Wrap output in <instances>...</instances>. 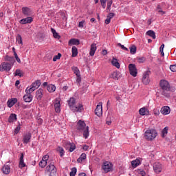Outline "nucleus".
<instances>
[{"label":"nucleus","mask_w":176,"mask_h":176,"mask_svg":"<svg viewBox=\"0 0 176 176\" xmlns=\"http://www.w3.org/2000/svg\"><path fill=\"white\" fill-rule=\"evenodd\" d=\"M76 104V100L74 98H70L68 100V104L73 112H82L83 105L80 103Z\"/></svg>","instance_id":"f257e3e1"},{"label":"nucleus","mask_w":176,"mask_h":176,"mask_svg":"<svg viewBox=\"0 0 176 176\" xmlns=\"http://www.w3.org/2000/svg\"><path fill=\"white\" fill-rule=\"evenodd\" d=\"M77 129L80 133L83 132V137L85 138L89 137V126H86L85 121L79 120L77 123Z\"/></svg>","instance_id":"f03ea898"},{"label":"nucleus","mask_w":176,"mask_h":176,"mask_svg":"<svg viewBox=\"0 0 176 176\" xmlns=\"http://www.w3.org/2000/svg\"><path fill=\"white\" fill-rule=\"evenodd\" d=\"M160 86L162 89V96H164L165 97H170V94L166 91H170V83L168 82L166 80H161L160 82Z\"/></svg>","instance_id":"7ed1b4c3"},{"label":"nucleus","mask_w":176,"mask_h":176,"mask_svg":"<svg viewBox=\"0 0 176 176\" xmlns=\"http://www.w3.org/2000/svg\"><path fill=\"white\" fill-rule=\"evenodd\" d=\"M157 135V132L155 129H148L144 133L146 140H148V141H152V140H155Z\"/></svg>","instance_id":"20e7f679"},{"label":"nucleus","mask_w":176,"mask_h":176,"mask_svg":"<svg viewBox=\"0 0 176 176\" xmlns=\"http://www.w3.org/2000/svg\"><path fill=\"white\" fill-rule=\"evenodd\" d=\"M46 173H50V176H55L57 174V168L54 166V163L51 162L45 168Z\"/></svg>","instance_id":"39448f33"},{"label":"nucleus","mask_w":176,"mask_h":176,"mask_svg":"<svg viewBox=\"0 0 176 176\" xmlns=\"http://www.w3.org/2000/svg\"><path fill=\"white\" fill-rule=\"evenodd\" d=\"M63 146L65 149H68L69 152H74V149H76V146H75V143L69 142L68 141L63 142Z\"/></svg>","instance_id":"423d86ee"},{"label":"nucleus","mask_w":176,"mask_h":176,"mask_svg":"<svg viewBox=\"0 0 176 176\" xmlns=\"http://www.w3.org/2000/svg\"><path fill=\"white\" fill-rule=\"evenodd\" d=\"M12 67H13L12 63L4 62L0 65V71L1 72H3V71H6L8 72L10 69H12Z\"/></svg>","instance_id":"0eeeda50"},{"label":"nucleus","mask_w":176,"mask_h":176,"mask_svg":"<svg viewBox=\"0 0 176 176\" xmlns=\"http://www.w3.org/2000/svg\"><path fill=\"white\" fill-rule=\"evenodd\" d=\"M149 75H151L150 70H147L143 74L142 82L144 83V85H149V82H151V80H149Z\"/></svg>","instance_id":"6e6552de"},{"label":"nucleus","mask_w":176,"mask_h":176,"mask_svg":"<svg viewBox=\"0 0 176 176\" xmlns=\"http://www.w3.org/2000/svg\"><path fill=\"white\" fill-rule=\"evenodd\" d=\"M101 6L103 8V9H105L107 8V10H109L111 9V6H112L113 1L112 0H100Z\"/></svg>","instance_id":"1a4fd4ad"},{"label":"nucleus","mask_w":176,"mask_h":176,"mask_svg":"<svg viewBox=\"0 0 176 176\" xmlns=\"http://www.w3.org/2000/svg\"><path fill=\"white\" fill-rule=\"evenodd\" d=\"M41 86V80H37L36 82H33L31 85V87L28 90L29 91V93H32L33 91H35L38 87Z\"/></svg>","instance_id":"9d476101"},{"label":"nucleus","mask_w":176,"mask_h":176,"mask_svg":"<svg viewBox=\"0 0 176 176\" xmlns=\"http://www.w3.org/2000/svg\"><path fill=\"white\" fill-rule=\"evenodd\" d=\"M129 72L132 75V76L135 78V76H137V74H138L137 67H135V65H134L133 63L129 64Z\"/></svg>","instance_id":"9b49d317"},{"label":"nucleus","mask_w":176,"mask_h":176,"mask_svg":"<svg viewBox=\"0 0 176 176\" xmlns=\"http://www.w3.org/2000/svg\"><path fill=\"white\" fill-rule=\"evenodd\" d=\"M95 114L97 116H102V102H100L95 109Z\"/></svg>","instance_id":"f8f14e48"},{"label":"nucleus","mask_w":176,"mask_h":176,"mask_svg":"<svg viewBox=\"0 0 176 176\" xmlns=\"http://www.w3.org/2000/svg\"><path fill=\"white\" fill-rule=\"evenodd\" d=\"M153 170L156 174H160L163 170V166L160 162H155L153 164Z\"/></svg>","instance_id":"ddd939ff"},{"label":"nucleus","mask_w":176,"mask_h":176,"mask_svg":"<svg viewBox=\"0 0 176 176\" xmlns=\"http://www.w3.org/2000/svg\"><path fill=\"white\" fill-rule=\"evenodd\" d=\"M25 91L27 94L23 96V100L25 102H31L32 101V95H31V93L32 92H30L28 88L26 89Z\"/></svg>","instance_id":"4468645a"},{"label":"nucleus","mask_w":176,"mask_h":176,"mask_svg":"<svg viewBox=\"0 0 176 176\" xmlns=\"http://www.w3.org/2000/svg\"><path fill=\"white\" fill-rule=\"evenodd\" d=\"M102 170H104V173H109L112 170V164L109 162H104Z\"/></svg>","instance_id":"2eb2a0df"},{"label":"nucleus","mask_w":176,"mask_h":176,"mask_svg":"<svg viewBox=\"0 0 176 176\" xmlns=\"http://www.w3.org/2000/svg\"><path fill=\"white\" fill-rule=\"evenodd\" d=\"M22 13L26 17H30L32 14V11L28 7H23L22 8Z\"/></svg>","instance_id":"dca6fc26"},{"label":"nucleus","mask_w":176,"mask_h":176,"mask_svg":"<svg viewBox=\"0 0 176 176\" xmlns=\"http://www.w3.org/2000/svg\"><path fill=\"white\" fill-rule=\"evenodd\" d=\"M34 21V19L31 16H28L27 18H24L20 20V24H31L32 22Z\"/></svg>","instance_id":"f3484780"},{"label":"nucleus","mask_w":176,"mask_h":176,"mask_svg":"<svg viewBox=\"0 0 176 176\" xmlns=\"http://www.w3.org/2000/svg\"><path fill=\"white\" fill-rule=\"evenodd\" d=\"M31 133L28 132L23 135V144H28L31 141Z\"/></svg>","instance_id":"a211bd4d"},{"label":"nucleus","mask_w":176,"mask_h":176,"mask_svg":"<svg viewBox=\"0 0 176 176\" xmlns=\"http://www.w3.org/2000/svg\"><path fill=\"white\" fill-rule=\"evenodd\" d=\"M160 112L162 115H168L171 112V109L168 106H164L162 107Z\"/></svg>","instance_id":"6ab92c4d"},{"label":"nucleus","mask_w":176,"mask_h":176,"mask_svg":"<svg viewBox=\"0 0 176 176\" xmlns=\"http://www.w3.org/2000/svg\"><path fill=\"white\" fill-rule=\"evenodd\" d=\"M36 99L40 101V100H42V97H43V89H39L38 90L36 91Z\"/></svg>","instance_id":"aec40b11"},{"label":"nucleus","mask_w":176,"mask_h":176,"mask_svg":"<svg viewBox=\"0 0 176 176\" xmlns=\"http://www.w3.org/2000/svg\"><path fill=\"white\" fill-rule=\"evenodd\" d=\"M96 50H97V45H96V43L91 44L90 52H89V56L93 57V56H94V54L96 53Z\"/></svg>","instance_id":"412c9836"},{"label":"nucleus","mask_w":176,"mask_h":176,"mask_svg":"<svg viewBox=\"0 0 176 176\" xmlns=\"http://www.w3.org/2000/svg\"><path fill=\"white\" fill-rule=\"evenodd\" d=\"M111 64L113 65V67H116V68H118V69L120 68V63H119V61L115 57L112 58Z\"/></svg>","instance_id":"4be33fe9"},{"label":"nucleus","mask_w":176,"mask_h":176,"mask_svg":"<svg viewBox=\"0 0 176 176\" xmlns=\"http://www.w3.org/2000/svg\"><path fill=\"white\" fill-rule=\"evenodd\" d=\"M25 167V164L24 163V153H21L20 161H19V168H23Z\"/></svg>","instance_id":"5701e85b"},{"label":"nucleus","mask_w":176,"mask_h":176,"mask_svg":"<svg viewBox=\"0 0 176 176\" xmlns=\"http://www.w3.org/2000/svg\"><path fill=\"white\" fill-rule=\"evenodd\" d=\"M17 120V115L15 113H11L8 118V122L13 123V122H16Z\"/></svg>","instance_id":"b1692460"},{"label":"nucleus","mask_w":176,"mask_h":176,"mask_svg":"<svg viewBox=\"0 0 176 176\" xmlns=\"http://www.w3.org/2000/svg\"><path fill=\"white\" fill-rule=\"evenodd\" d=\"M80 41L78 38H72L69 41V45H80Z\"/></svg>","instance_id":"393cba45"},{"label":"nucleus","mask_w":176,"mask_h":176,"mask_svg":"<svg viewBox=\"0 0 176 176\" xmlns=\"http://www.w3.org/2000/svg\"><path fill=\"white\" fill-rule=\"evenodd\" d=\"M16 102H17V98H12L11 100H9L7 102L8 107L9 108H12V107H13V105H14Z\"/></svg>","instance_id":"a878e982"},{"label":"nucleus","mask_w":176,"mask_h":176,"mask_svg":"<svg viewBox=\"0 0 176 176\" xmlns=\"http://www.w3.org/2000/svg\"><path fill=\"white\" fill-rule=\"evenodd\" d=\"M3 174H9L10 173V166L8 165H4L2 168Z\"/></svg>","instance_id":"bb28decb"},{"label":"nucleus","mask_w":176,"mask_h":176,"mask_svg":"<svg viewBox=\"0 0 176 176\" xmlns=\"http://www.w3.org/2000/svg\"><path fill=\"white\" fill-rule=\"evenodd\" d=\"M140 164H141V161L138 158L131 162L132 167H133L134 168H135V167H138V166H140Z\"/></svg>","instance_id":"cd10ccee"},{"label":"nucleus","mask_w":176,"mask_h":176,"mask_svg":"<svg viewBox=\"0 0 176 176\" xmlns=\"http://www.w3.org/2000/svg\"><path fill=\"white\" fill-rule=\"evenodd\" d=\"M139 113L142 116H145V115H148V109H146V107L141 108L139 110Z\"/></svg>","instance_id":"c85d7f7f"},{"label":"nucleus","mask_w":176,"mask_h":176,"mask_svg":"<svg viewBox=\"0 0 176 176\" xmlns=\"http://www.w3.org/2000/svg\"><path fill=\"white\" fill-rule=\"evenodd\" d=\"M54 108H55V111L58 113L60 112L61 111V104L60 103V102H57L54 104Z\"/></svg>","instance_id":"c756f323"},{"label":"nucleus","mask_w":176,"mask_h":176,"mask_svg":"<svg viewBox=\"0 0 176 176\" xmlns=\"http://www.w3.org/2000/svg\"><path fill=\"white\" fill-rule=\"evenodd\" d=\"M47 90L49 93H54L56 91V86L54 85H49L47 87Z\"/></svg>","instance_id":"7c9ffc66"},{"label":"nucleus","mask_w":176,"mask_h":176,"mask_svg":"<svg viewBox=\"0 0 176 176\" xmlns=\"http://www.w3.org/2000/svg\"><path fill=\"white\" fill-rule=\"evenodd\" d=\"M146 35H148V36H151V38H153V39H156V34L153 30L147 31Z\"/></svg>","instance_id":"2f4dec72"},{"label":"nucleus","mask_w":176,"mask_h":176,"mask_svg":"<svg viewBox=\"0 0 176 176\" xmlns=\"http://www.w3.org/2000/svg\"><path fill=\"white\" fill-rule=\"evenodd\" d=\"M86 153H83L80 155V157L77 160L78 163H82L83 160H86Z\"/></svg>","instance_id":"473e14b6"},{"label":"nucleus","mask_w":176,"mask_h":176,"mask_svg":"<svg viewBox=\"0 0 176 176\" xmlns=\"http://www.w3.org/2000/svg\"><path fill=\"white\" fill-rule=\"evenodd\" d=\"M72 57H76L78 56V48L75 46H73L72 48Z\"/></svg>","instance_id":"72a5a7b5"},{"label":"nucleus","mask_w":176,"mask_h":176,"mask_svg":"<svg viewBox=\"0 0 176 176\" xmlns=\"http://www.w3.org/2000/svg\"><path fill=\"white\" fill-rule=\"evenodd\" d=\"M51 31L53 34V36L54 38H55V39H60V38H61V36L60 35H58V33H57V32H56V30H54V28H51Z\"/></svg>","instance_id":"f704fd0d"},{"label":"nucleus","mask_w":176,"mask_h":176,"mask_svg":"<svg viewBox=\"0 0 176 176\" xmlns=\"http://www.w3.org/2000/svg\"><path fill=\"white\" fill-rule=\"evenodd\" d=\"M6 61H10L9 63L12 64V65H14V63H16V60H14V58H13L12 56H6Z\"/></svg>","instance_id":"c9c22d12"},{"label":"nucleus","mask_w":176,"mask_h":176,"mask_svg":"<svg viewBox=\"0 0 176 176\" xmlns=\"http://www.w3.org/2000/svg\"><path fill=\"white\" fill-rule=\"evenodd\" d=\"M168 133V126H166L165 128H164V129L162 131V138H164L166 137V135H167Z\"/></svg>","instance_id":"e433bc0d"},{"label":"nucleus","mask_w":176,"mask_h":176,"mask_svg":"<svg viewBox=\"0 0 176 176\" xmlns=\"http://www.w3.org/2000/svg\"><path fill=\"white\" fill-rule=\"evenodd\" d=\"M111 78L115 79L116 80H118V79H119L120 78L119 73H118V72H113L111 75Z\"/></svg>","instance_id":"4c0bfd02"},{"label":"nucleus","mask_w":176,"mask_h":176,"mask_svg":"<svg viewBox=\"0 0 176 176\" xmlns=\"http://www.w3.org/2000/svg\"><path fill=\"white\" fill-rule=\"evenodd\" d=\"M129 49L131 54H135L137 53V47L135 45H131Z\"/></svg>","instance_id":"58836bf2"},{"label":"nucleus","mask_w":176,"mask_h":176,"mask_svg":"<svg viewBox=\"0 0 176 176\" xmlns=\"http://www.w3.org/2000/svg\"><path fill=\"white\" fill-rule=\"evenodd\" d=\"M15 76H20L21 78L22 76H24V73L21 72L19 69H16L14 73Z\"/></svg>","instance_id":"ea45409f"},{"label":"nucleus","mask_w":176,"mask_h":176,"mask_svg":"<svg viewBox=\"0 0 176 176\" xmlns=\"http://www.w3.org/2000/svg\"><path fill=\"white\" fill-rule=\"evenodd\" d=\"M72 68L74 74H75L76 76H79V75H80V72L79 71V69L77 67H73Z\"/></svg>","instance_id":"a19ab883"},{"label":"nucleus","mask_w":176,"mask_h":176,"mask_svg":"<svg viewBox=\"0 0 176 176\" xmlns=\"http://www.w3.org/2000/svg\"><path fill=\"white\" fill-rule=\"evenodd\" d=\"M16 39V42L19 45H23V38H21V35L17 34Z\"/></svg>","instance_id":"79ce46f5"},{"label":"nucleus","mask_w":176,"mask_h":176,"mask_svg":"<svg viewBox=\"0 0 176 176\" xmlns=\"http://www.w3.org/2000/svg\"><path fill=\"white\" fill-rule=\"evenodd\" d=\"M56 151H57L58 152H59L60 156L61 157H62V156L64 155L65 152H64V148H63V147H58V148H56Z\"/></svg>","instance_id":"37998d69"},{"label":"nucleus","mask_w":176,"mask_h":176,"mask_svg":"<svg viewBox=\"0 0 176 176\" xmlns=\"http://www.w3.org/2000/svg\"><path fill=\"white\" fill-rule=\"evenodd\" d=\"M46 164H47V162H45L43 160H41L39 162V166L41 167V168H45V167H46Z\"/></svg>","instance_id":"c03bdc74"},{"label":"nucleus","mask_w":176,"mask_h":176,"mask_svg":"<svg viewBox=\"0 0 176 176\" xmlns=\"http://www.w3.org/2000/svg\"><path fill=\"white\" fill-rule=\"evenodd\" d=\"M157 12H158V13H161V14H166V12L163 11V10H162V8H160V6H157Z\"/></svg>","instance_id":"a18cd8bd"},{"label":"nucleus","mask_w":176,"mask_h":176,"mask_svg":"<svg viewBox=\"0 0 176 176\" xmlns=\"http://www.w3.org/2000/svg\"><path fill=\"white\" fill-rule=\"evenodd\" d=\"M164 44H162V45L160 46V53H161L162 57H164Z\"/></svg>","instance_id":"49530a36"},{"label":"nucleus","mask_w":176,"mask_h":176,"mask_svg":"<svg viewBox=\"0 0 176 176\" xmlns=\"http://www.w3.org/2000/svg\"><path fill=\"white\" fill-rule=\"evenodd\" d=\"M76 168L74 167V168H72V171L70 172V176H75L76 175Z\"/></svg>","instance_id":"de8ad7c7"},{"label":"nucleus","mask_w":176,"mask_h":176,"mask_svg":"<svg viewBox=\"0 0 176 176\" xmlns=\"http://www.w3.org/2000/svg\"><path fill=\"white\" fill-rule=\"evenodd\" d=\"M20 129H21V127H20V124H19V126H17L14 131V135H16V134H19V131H20Z\"/></svg>","instance_id":"09e8293b"},{"label":"nucleus","mask_w":176,"mask_h":176,"mask_svg":"<svg viewBox=\"0 0 176 176\" xmlns=\"http://www.w3.org/2000/svg\"><path fill=\"white\" fill-rule=\"evenodd\" d=\"M60 58H61V54L58 53L53 58V61H57V60H60Z\"/></svg>","instance_id":"8fccbe9b"},{"label":"nucleus","mask_w":176,"mask_h":176,"mask_svg":"<svg viewBox=\"0 0 176 176\" xmlns=\"http://www.w3.org/2000/svg\"><path fill=\"white\" fill-rule=\"evenodd\" d=\"M138 62L140 63H145V57L142 56V57H140L137 58Z\"/></svg>","instance_id":"3c124183"},{"label":"nucleus","mask_w":176,"mask_h":176,"mask_svg":"<svg viewBox=\"0 0 176 176\" xmlns=\"http://www.w3.org/2000/svg\"><path fill=\"white\" fill-rule=\"evenodd\" d=\"M118 46H120V47H121V49H122V50H125L126 52H129V48L124 47V45L120 44V43L117 44Z\"/></svg>","instance_id":"603ef678"},{"label":"nucleus","mask_w":176,"mask_h":176,"mask_svg":"<svg viewBox=\"0 0 176 176\" xmlns=\"http://www.w3.org/2000/svg\"><path fill=\"white\" fill-rule=\"evenodd\" d=\"M85 24H86V21H82L79 22V23H78L79 28H83V27L85 26Z\"/></svg>","instance_id":"864d4df0"},{"label":"nucleus","mask_w":176,"mask_h":176,"mask_svg":"<svg viewBox=\"0 0 176 176\" xmlns=\"http://www.w3.org/2000/svg\"><path fill=\"white\" fill-rule=\"evenodd\" d=\"M14 56L17 61V63H21V60H20V58H19V56L17 55V53L16 52H14Z\"/></svg>","instance_id":"5fc2aeb1"},{"label":"nucleus","mask_w":176,"mask_h":176,"mask_svg":"<svg viewBox=\"0 0 176 176\" xmlns=\"http://www.w3.org/2000/svg\"><path fill=\"white\" fill-rule=\"evenodd\" d=\"M170 69L172 72H176V64L170 66Z\"/></svg>","instance_id":"6e6d98bb"},{"label":"nucleus","mask_w":176,"mask_h":176,"mask_svg":"<svg viewBox=\"0 0 176 176\" xmlns=\"http://www.w3.org/2000/svg\"><path fill=\"white\" fill-rule=\"evenodd\" d=\"M77 76L76 82L80 83V82H82V77L80 76V74H79V76Z\"/></svg>","instance_id":"4d7b16f0"},{"label":"nucleus","mask_w":176,"mask_h":176,"mask_svg":"<svg viewBox=\"0 0 176 176\" xmlns=\"http://www.w3.org/2000/svg\"><path fill=\"white\" fill-rule=\"evenodd\" d=\"M48 160H49V155H44L42 159L43 162H47Z\"/></svg>","instance_id":"13d9d810"},{"label":"nucleus","mask_w":176,"mask_h":176,"mask_svg":"<svg viewBox=\"0 0 176 176\" xmlns=\"http://www.w3.org/2000/svg\"><path fill=\"white\" fill-rule=\"evenodd\" d=\"M114 16H115V14L111 12V13L109 14V16H107V18L110 19V20H111V19H112Z\"/></svg>","instance_id":"bf43d9fd"},{"label":"nucleus","mask_w":176,"mask_h":176,"mask_svg":"<svg viewBox=\"0 0 176 176\" xmlns=\"http://www.w3.org/2000/svg\"><path fill=\"white\" fill-rule=\"evenodd\" d=\"M105 24H109L111 23V18H108L104 21Z\"/></svg>","instance_id":"052dcab7"},{"label":"nucleus","mask_w":176,"mask_h":176,"mask_svg":"<svg viewBox=\"0 0 176 176\" xmlns=\"http://www.w3.org/2000/svg\"><path fill=\"white\" fill-rule=\"evenodd\" d=\"M102 54L103 56H107V54H108V52H107L106 50H103L102 51Z\"/></svg>","instance_id":"680f3d73"},{"label":"nucleus","mask_w":176,"mask_h":176,"mask_svg":"<svg viewBox=\"0 0 176 176\" xmlns=\"http://www.w3.org/2000/svg\"><path fill=\"white\" fill-rule=\"evenodd\" d=\"M154 114L159 116V115H160V111H159V110H154Z\"/></svg>","instance_id":"e2e57ef3"},{"label":"nucleus","mask_w":176,"mask_h":176,"mask_svg":"<svg viewBox=\"0 0 176 176\" xmlns=\"http://www.w3.org/2000/svg\"><path fill=\"white\" fill-rule=\"evenodd\" d=\"M82 149H83L84 151H88V149H89V146H87V145H84L83 147H82Z\"/></svg>","instance_id":"0e129e2a"},{"label":"nucleus","mask_w":176,"mask_h":176,"mask_svg":"<svg viewBox=\"0 0 176 176\" xmlns=\"http://www.w3.org/2000/svg\"><path fill=\"white\" fill-rule=\"evenodd\" d=\"M63 91H67V90H68V86H64L63 87Z\"/></svg>","instance_id":"69168bd1"},{"label":"nucleus","mask_w":176,"mask_h":176,"mask_svg":"<svg viewBox=\"0 0 176 176\" xmlns=\"http://www.w3.org/2000/svg\"><path fill=\"white\" fill-rule=\"evenodd\" d=\"M112 123V121H111V120H107V122H106V124H108V126H111V124Z\"/></svg>","instance_id":"338daca9"},{"label":"nucleus","mask_w":176,"mask_h":176,"mask_svg":"<svg viewBox=\"0 0 176 176\" xmlns=\"http://www.w3.org/2000/svg\"><path fill=\"white\" fill-rule=\"evenodd\" d=\"M78 176H86V173H80Z\"/></svg>","instance_id":"774afa93"}]
</instances>
